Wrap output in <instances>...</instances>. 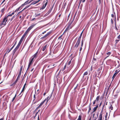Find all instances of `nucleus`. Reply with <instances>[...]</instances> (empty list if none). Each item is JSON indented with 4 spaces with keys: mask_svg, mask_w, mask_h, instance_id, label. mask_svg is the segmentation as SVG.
<instances>
[{
    "mask_svg": "<svg viewBox=\"0 0 120 120\" xmlns=\"http://www.w3.org/2000/svg\"><path fill=\"white\" fill-rule=\"evenodd\" d=\"M8 20V19L7 17H4L2 20L0 21V26H4L6 24V22Z\"/></svg>",
    "mask_w": 120,
    "mask_h": 120,
    "instance_id": "1",
    "label": "nucleus"
},
{
    "mask_svg": "<svg viewBox=\"0 0 120 120\" xmlns=\"http://www.w3.org/2000/svg\"><path fill=\"white\" fill-rule=\"evenodd\" d=\"M80 42V41L77 40L75 46L73 48L71 47V49H76L78 47Z\"/></svg>",
    "mask_w": 120,
    "mask_h": 120,
    "instance_id": "2",
    "label": "nucleus"
},
{
    "mask_svg": "<svg viewBox=\"0 0 120 120\" xmlns=\"http://www.w3.org/2000/svg\"><path fill=\"white\" fill-rule=\"evenodd\" d=\"M73 66H72L71 65L69 66H68V64L67 63V72H68L71 70L73 67Z\"/></svg>",
    "mask_w": 120,
    "mask_h": 120,
    "instance_id": "3",
    "label": "nucleus"
},
{
    "mask_svg": "<svg viewBox=\"0 0 120 120\" xmlns=\"http://www.w3.org/2000/svg\"><path fill=\"white\" fill-rule=\"evenodd\" d=\"M34 59H33L31 58L30 59L29 61V64L28 66V68L27 69L26 71H27L29 69V68L30 66L31 65V64L32 63H33V60Z\"/></svg>",
    "mask_w": 120,
    "mask_h": 120,
    "instance_id": "4",
    "label": "nucleus"
},
{
    "mask_svg": "<svg viewBox=\"0 0 120 120\" xmlns=\"http://www.w3.org/2000/svg\"><path fill=\"white\" fill-rule=\"evenodd\" d=\"M106 63L108 65H111L113 63V61L111 59H109L106 61Z\"/></svg>",
    "mask_w": 120,
    "mask_h": 120,
    "instance_id": "5",
    "label": "nucleus"
},
{
    "mask_svg": "<svg viewBox=\"0 0 120 120\" xmlns=\"http://www.w3.org/2000/svg\"><path fill=\"white\" fill-rule=\"evenodd\" d=\"M6 9L7 7H4V8L1 9V17L4 14V11Z\"/></svg>",
    "mask_w": 120,
    "mask_h": 120,
    "instance_id": "6",
    "label": "nucleus"
},
{
    "mask_svg": "<svg viewBox=\"0 0 120 120\" xmlns=\"http://www.w3.org/2000/svg\"><path fill=\"white\" fill-rule=\"evenodd\" d=\"M38 53V51H37L34 55L32 56L31 58L34 60V59L36 58L37 57Z\"/></svg>",
    "mask_w": 120,
    "mask_h": 120,
    "instance_id": "7",
    "label": "nucleus"
},
{
    "mask_svg": "<svg viewBox=\"0 0 120 120\" xmlns=\"http://www.w3.org/2000/svg\"><path fill=\"white\" fill-rule=\"evenodd\" d=\"M51 31L49 32L47 34L45 35V36L43 37H41V39H43L44 38H45L51 34Z\"/></svg>",
    "mask_w": 120,
    "mask_h": 120,
    "instance_id": "8",
    "label": "nucleus"
},
{
    "mask_svg": "<svg viewBox=\"0 0 120 120\" xmlns=\"http://www.w3.org/2000/svg\"><path fill=\"white\" fill-rule=\"evenodd\" d=\"M88 73L87 71L85 72L83 74V75L82 78V79L84 81L85 80V79H84V76L85 75H87L88 74Z\"/></svg>",
    "mask_w": 120,
    "mask_h": 120,
    "instance_id": "9",
    "label": "nucleus"
},
{
    "mask_svg": "<svg viewBox=\"0 0 120 120\" xmlns=\"http://www.w3.org/2000/svg\"><path fill=\"white\" fill-rule=\"evenodd\" d=\"M41 0H38V1H35L33 2L30 4V5H34L38 2Z\"/></svg>",
    "mask_w": 120,
    "mask_h": 120,
    "instance_id": "10",
    "label": "nucleus"
},
{
    "mask_svg": "<svg viewBox=\"0 0 120 120\" xmlns=\"http://www.w3.org/2000/svg\"><path fill=\"white\" fill-rule=\"evenodd\" d=\"M35 24H34L30 26L27 30L29 32L33 27L35 25Z\"/></svg>",
    "mask_w": 120,
    "mask_h": 120,
    "instance_id": "11",
    "label": "nucleus"
},
{
    "mask_svg": "<svg viewBox=\"0 0 120 120\" xmlns=\"http://www.w3.org/2000/svg\"><path fill=\"white\" fill-rule=\"evenodd\" d=\"M29 0H28L26 1L24 3L22 4V5L24 7L25 5L28 4H29Z\"/></svg>",
    "mask_w": 120,
    "mask_h": 120,
    "instance_id": "12",
    "label": "nucleus"
},
{
    "mask_svg": "<svg viewBox=\"0 0 120 120\" xmlns=\"http://www.w3.org/2000/svg\"><path fill=\"white\" fill-rule=\"evenodd\" d=\"M83 41L82 40V41H81V47L80 48V49H79V53H80L81 52V51L82 50V47L83 45Z\"/></svg>",
    "mask_w": 120,
    "mask_h": 120,
    "instance_id": "13",
    "label": "nucleus"
},
{
    "mask_svg": "<svg viewBox=\"0 0 120 120\" xmlns=\"http://www.w3.org/2000/svg\"><path fill=\"white\" fill-rule=\"evenodd\" d=\"M102 112H101L99 115L98 120H102Z\"/></svg>",
    "mask_w": 120,
    "mask_h": 120,
    "instance_id": "14",
    "label": "nucleus"
},
{
    "mask_svg": "<svg viewBox=\"0 0 120 120\" xmlns=\"http://www.w3.org/2000/svg\"><path fill=\"white\" fill-rule=\"evenodd\" d=\"M98 105H97L96 106L94 107L93 109V111L92 112V113H93L94 112L97 110L98 108Z\"/></svg>",
    "mask_w": 120,
    "mask_h": 120,
    "instance_id": "15",
    "label": "nucleus"
},
{
    "mask_svg": "<svg viewBox=\"0 0 120 120\" xmlns=\"http://www.w3.org/2000/svg\"><path fill=\"white\" fill-rule=\"evenodd\" d=\"M119 72V71H118L117 70H116L115 71V73L113 75V76L115 77Z\"/></svg>",
    "mask_w": 120,
    "mask_h": 120,
    "instance_id": "16",
    "label": "nucleus"
},
{
    "mask_svg": "<svg viewBox=\"0 0 120 120\" xmlns=\"http://www.w3.org/2000/svg\"><path fill=\"white\" fill-rule=\"evenodd\" d=\"M50 98L49 97V96H48L47 97V98H45L44 101H46V103L48 102V101L50 99Z\"/></svg>",
    "mask_w": 120,
    "mask_h": 120,
    "instance_id": "17",
    "label": "nucleus"
},
{
    "mask_svg": "<svg viewBox=\"0 0 120 120\" xmlns=\"http://www.w3.org/2000/svg\"><path fill=\"white\" fill-rule=\"evenodd\" d=\"M47 2H46L45 4L43 5L41 9H44L46 7L47 5Z\"/></svg>",
    "mask_w": 120,
    "mask_h": 120,
    "instance_id": "18",
    "label": "nucleus"
},
{
    "mask_svg": "<svg viewBox=\"0 0 120 120\" xmlns=\"http://www.w3.org/2000/svg\"><path fill=\"white\" fill-rule=\"evenodd\" d=\"M111 53L110 52H107L106 53V54L107 55H108V56H107L106 57H105V59H106L107 57H109V55L111 54Z\"/></svg>",
    "mask_w": 120,
    "mask_h": 120,
    "instance_id": "19",
    "label": "nucleus"
},
{
    "mask_svg": "<svg viewBox=\"0 0 120 120\" xmlns=\"http://www.w3.org/2000/svg\"><path fill=\"white\" fill-rule=\"evenodd\" d=\"M21 44L19 43L18 45L15 49L16 50H17L19 49Z\"/></svg>",
    "mask_w": 120,
    "mask_h": 120,
    "instance_id": "20",
    "label": "nucleus"
},
{
    "mask_svg": "<svg viewBox=\"0 0 120 120\" xmlns=\"http://www.w3.org/2000/svg\"><path fill=\"white\" fill-rule=\"evenodd\" d=\"M16 43V42L15 43V44L13 45V46L11 48V49L8 51H7V52H8V53H9L10 51L11 50L13 49L14 47V46L15 45Z\"/></svg>",
    "mask_w": 120,
    "mask_h": 120,
    "instance_id": "21",
    "label": "nucleus"
},
{
    "mask_svg": "<svg viewBox=\"0 0 120 120\" xmlns=\"http://www.w3.org/2000/svg\"><path fill=\"white\" fill-rule=\"evenodd\" d=\"M67 63H66L65 64V65H64L63 68L62 69V71L64 70L67 68Z\"/></svg>",
    "mask_w": 120,
    "mask_h": 120,
    "instance_id": "22",
    "label": "nucleus"
},
{
    "mask_svg": "<svg viewBox=\"0 0 120 120\" xmlns=\"http://www.w3.org/2000/svg\"><path fill=\"white\" fill-rule=\"evenodd\" d=\"M22 68H23V66H21V67L20 68V71H19V75H20V74H21V73L22 71Z\"/></svg>",
    "mask_w": 120,
    "mask_h": 120,
    "instance_id": "23",
    "label": "nucleus"
},
{
    "mask_svg": "<svg viewBox=\"0 0 120 120\" xmlns=\"http://www.w3.org/2000/svg\"><path fill=\"white\" fill-rule=\"evenodd\" d=\"M36 98L35 95L34 94V98H33V103L34 104H35L36 102L37 101H36L35 102H34V101L35 100Z\"/></svg>",
    "mask_w": 120,
    "mask_h": 120,
    "instance_id": "24",
    "label": "nucleus"
},
{
    "mask_svg": "<svg viewBox=\"0 0 120 120\" xmlns=\"http://www.w3.org/2000/svg\"><path fill=\"white\" fill-rule=\"evenodd\" d=\"M24 38L22 37L19 43L21 44Z\"/></svg>",
    "mask_w": 120,
    "mask_h": 120,
    "instance_id": "25",
    "label": "nucleus"
},
{
    "mask_svg": "<svg viewBox=\"0 0 120 120\" xmlns=\"http://www.w3.org/2000/svg\"><path fill=\"white\" fill-rule=\"evenodd\" d=\"M47 46V45H45L43 47L42 49V50L43 51H44L46 49Z\"/></svg>",
    "mask_w": 120,
    "mask_h": 120,
    "instance_id": "26",
    "label": "nucleus"
},
{
    "mask_svg": "<svg viewBox=\"0 0 120 120\" xmlns=\"http://www.w3.org/2000/svg\"><path fill=\"white\" fill-rule=\"evenodd\" d=\"M105 102H106V101H105V102L104 105H103V106L102 107V109L101 111V112H102H102H103V109H104V106L105 105Z\"/></svg>",
    "mask_w": 120,
    "mask_h": 120,
    "instance_id": "27",
    "label": "nucleus"
},
{
    "mask_svg": "<svg viewBox=\"0 0 120 120\" xmlns=\"http://www.w3.org/2000/svg\"><path fill=\"white\" fill-rule=\"evenodd\" d=\"M100 97V96L99 95L97 97L96 100V101L97 102L99 100Z\"/></svg>",
    "mask_w": 120,
    "mask_h": 120,
    "instance_id": "28",
    "label": "nucleus"
},
{
    "mask_svg": "<svg viewBox=\"0 0 120 120\" xmlns=\"http://www.w3.org/2000/svg\"><path fill=\"white\" fill-rule=\"evenodd\" d=\"M45 101L44 100L39 105V106H40L41 107V106L45 102Z\"/></svg>",
    "mask_w": 120,
    "mask_h": 120,
    "instance_id": "29",
    "label": "nucleus"
},
{
    "mask_svg": "<svg viewBox=\"0 0 120 120\" xmlns=\"http://www.w3.org/2000/svg\"><path fill=\"white\" fill-rule=\"evenodd\" d=\"M77 120H82V116L80 115L79 116Z\"/></svg>",
    "mask_w": 120,
    "mask_h": 120,
    "instance_id": "30",
    "label": "nucleus"
},
{
    "mask_svg": "<svg viewBox=\"0 0 120 120\" xmlns=\"http://www.w3.org/2000/svg\"><path fill=\"white\" fill-rule=\"evenodd\" d=\"M23 7V6L22 5V4L21 5V6H20L18 8V9H19V10H20Z\"/></svg>",
    "mask_w": 120,
    "mask_h": 120,
    "instance_id": "31",
    "label": "nucleus"
},
{
    "mask_svg": "<svg viewBox=\"0 0 120 120\" xmlns=\"http://www.w3.org/2000/svg\"><path fill=\"white\" fill-rule=\"evenodd\" d=\"M82 36V35L81 34H80V36L79 37V38L78 39V40L80 41V40H81V39Z\"/></svg>",
    "mask_w": 120,
    "mask_h": 120,
    "instance_id": "32",
    "label": "nucleus"
},
{
    "mask_svg": "<svg viewBox=\"0 0 120 120\" xmlns=\"http://www.w3.org/2000/svg\"><path fill=\"white\" fill-rule=\"evenodd\" d=\"M90 105L89 106V109L88 111V113H89V112H90V111L91 110V107L90 106Z\"/></svg>",
    "mask_w": 120,
    "mask_h": 120,
    "instance_id": "33",
    "label": "nucleus"
},
{
    "mask_svg": "<svg viewBox=\"0 0 120 120\" xmlns=\"http://www.w3.org/2000/svg\"><path fill=\"white\" fill-rule=\"evenodd\" d=\"M17 50L15 49L13 50L12 52V53L13 54V55L15 54Z\"/></svg>",
    "mask_w": 120,
    "mask_h": 120,
    "instance_id": "34",
    "label": "nucleus"
},
{
    "mask_svg": "<svg viewBox=\"0 0 120 120\" xmlns=\"http://www.w3.org/2000/svg\"><path fill=\"white\" fill-rule=\"evenodd\" d=\"M120 40L119 39H116L115 41L116 42L115 44H117L119 41H120Z\"/></svg>",
    "mask_w": 120,
    "mask_h": 120,
    "instance_id": "35",
    "label": "nucleus"
},
{
    "mask_svg": "<svg viewBox=\"0 0 120 120\" xmlns=\"http://www.w3.org/2000/svg\"><path fill=\"white\" fill-rule=\"evenodd\" d=\"M72 60V59H71V60L68 63V66H69L70 65V64H71V60Z\"/></svg>",
    "mask_w": 120,
    "mask_h": 120,
    "instance_id": "36",
    "label": "nucleus"
},
{
    "mask_svg": "<svg viewBox=\"0 0 120 120\" xmlns=\"http://www.w3.org/2000/svg\"><path fill=\"white\" fill-rule=\"evenodd\" d=\"M109 109H110L111 110H112L113 109V107L112 106V105H110L109 107Z\"/></svg>",
    "mask_w": 120,
    "mask_h": 120,
    "instance_id": "37",
    "label": "nucleus"
},
{
    "mask_svg": "<svg viewBox=\"0 0 120 120\" xmlns=\"http://www.w3.org/2000/svg\"><path fill=\"white\" fill-rule=\"evenodd\" d=\"M28 32H29L27 30H26V32L24 33V34L26 36V35L27 34V33Z\"/></svg>",
    "mask_w": 120,
    "mask_h": 120,
    "instance_id": "38",
    "label": "nucleus"
},
{
    "mask_svg": "<svg viewBox=\"0 0 120 120\" xmlns=\"http://www.w3.org/2000/svg\"><path fill=\"white\" fill-rule=\"evenodd\" d=\"M15 15H14L13 16V17L11 19H10V21H12V20L14 19V18H15Z\"/></svg>",
    "mask_w": 120,
    "mask_h": 120,
    "instance_id": "39",
    "label": "nucleus"
},
{
    "mask_svg": "<svg viewBox=\"0 0 120 120\" xmlns=\"http://www.w3.org/2000/svg\"><path fill=\"white\" fill-rule=\"evenodd\" d=\"M16 82L15 81L11 85V86H12L13 85H15V84L16 83Z\"/></svg>",
    "mask_w": 120,
    "mask_h": 120,
    "instance_id": "40",
    "label": "nucleus"
},
{
    "mask_svg": "<svg viewBox=\"0 0 120 120\" xmlns=\"http://www.w3.org/2000/svg\"><path fill=\"white\" fill-rule=\"evenodd\" d=\"M16 94H15V95L14 97L13 98L12 100V101H13L15 99L16 96Z\"/></svg>",
    "mask_w": 120,
    "mask_h": 120,
    "instance_id": "41",
    "label": "nucleus"
},
{
    "mask_svg": "<svg viewBox=\"0 0 120 120\" xmlns=\"http://www.w3.org/2000/svg\"><path fill=\"white\" fill-rule=\"evenodd\" d=\"M12 15L11 14H9V15H8L7 16H5V17H7V18H8V16H11Z\"/></svg>",
    "mask_w": 120,
    "mask_h": 120,
    "instance_id": "42",
    "label": "nucleus"
},
{
    "mask_svg": "<svg viewBox=\"0 0 120 120\" xmlns=\"http://www.w3.org/2000/svg\"><path fill=\"white\" fill-rule=\"evenodd\" d=\"M51 9H49V11H48V14H49V13H50L51 12Z\"/></svg>",
    "mask_w": 120,
    "mask_h": 120,
    "instance_id": "43",
    "label": "nucleus"
},
{
    "mask_svg": "<svg viewBox=\"0 0 120 120\" xmlns=\"http://www.w3.org/2000/svg\"><path fill=\"white\" fill-rule=\"evenodd\" d=\"M108 115H106L105 116V120H107V117Z\"/></svg>",
    "mask_w": 120,
    "mask_h": 120,
    "instance_id": "44",
    "label": "nucleus"
},
{
    "mask_svg": "<svg viewBox=\"0 0 120 120\" xmlns=\"http://www.w3.org/2000/svg\"><path fill=\"white\" fill-rule=\"evenodd\" d=\"M26 83L23 86V87L22 89H25V86H26Z\"/></svg>",
    "mask_w": 120,
    "mask_h": 120,
    "instance_id": "45",
    "label": "nucleus"
},
{
    "mask_svg": "<svg viewBox=\"0 0 120 120\" xmlns=\"http://www.w3.org/2000/svg\"><path fill=\"white\" fill-rule=\"evenodd\" d=\"M30 6V5H27L25 7V8H26H26L29 7Z\"/></svg>",
    "mask_w": 120,
    "mask_h": 120,
    "instance_id": "46",
    "label": "nucleus"
},
{
    "mask_svg": "<svg viewBox=\"0 0 120 120\" xmlns=\"http://www.w3.org/2000/svg\"><path fill=\"white\" fill-rule=\"evenodd\" d=\"M63 35V34L61 35H60L59 38H58V39H61V37H62Z\"/></svg>",
    "mask_w": 120,
    "mask_h": 120,
    "instance_id": "47",
    "label": "nucleus"
},
{
    "mask_svg": "<svg viewBox=\"0 0 120 120\" xmlns=\"http://www.w3.org/2000/svg\"><path fill=\"white\" fill-rule=\"evenodd\" d=\"M40 111V110H39L38 112H36L35 114V117L38 114V112H39Z\"/></svg>",
    "mask_w": 120,
    "mask_h": 120,
    "instance_id": "48",
    "label": "nucleus"
},
{
    "mask_svg": "<svg viewBox=\"0 0 120 120\" xmlns=\"http://www.w3.org/2000/svg\"><path fill=\"white\" fill-rule=\"evenodd\" d=\"M117 38L119 39L120 40V34L117 37Z\"/></svg>",
    "mask_w": 120,
    "mask_h": 120,
    "instance_id": "49",
    "label": "nucleus"
},
{
    "mask_svg": "<svg viewBox=\"0 0 120 120\" xmlns=\"http://www.w3.org/2000/svg\"><path fill=\"white\" fill-rule=\"evenodd\" d=\"M111 21L112 24L113 23V21L112 19H111Z\"/></svg>",
    "mask_w": 120,
    "mask_h": 120,
    "instance_id": "50",
    "label": "nucleus"
},
{
    "mask_svg": "<svg viewBox=\"0 0 120 120\" xmlns=\"http://www.w3.org/2000/svg\"><path fill=\"white\" fill-rule=\"evenodd\" d=\"M69 27V26H68L67 27H66V30H68Z\"/></svg>",
    "mask_w": 120,
    "mask_h": 120,
    "instance_id": "51",
    "label": "nucleus"
},
{
    "mask_svg": "<svg viewBox=\"0 0 120 120\" xmlns=\"http://www.w3.org/2000/svg\"><path fill=\"white\" fill-rule=\"evenodd\" d=\"M24 90V89H22V90L21 93L19 94V95H20L21 94Z\"/></svg>",
    "mask_w": 120,
    "mask_h": 120,
    "instance_id": "52",
    "label": "nucleus"
},
{
    "mask_svg": "<svg viewBox=\"0 0 120 120\" xmlns=\"http://www.w3.org/2000/svg\"><path fill=\"white\" fill-rule=\"evenodd\" d=\"M53 93V92H52V93H51V94L50 95V97H50V98H51V97L52 96Z\"/></svg>",
    "mask_w": 120,
    "mask_h": 120,
    "instance_id": "53",
    "label": "nucleus"
},
{
    "mask_svg": "<svg viewBox=\"0 0 120 120\" xmlns=\"http://www.w3.org/2000/svg\"><path fill=\"white\" fill-rule=\"evenodd\" d=\"M96 100H95L93 102V105H94L95 104Z\"/></svg>",
    "mask_w": 120,
    "mask_h": 120,
    "instance_id": "54",
    "label": "nucleus"
},
{
    "mask_svg": "<svg viewBox=\"0 0 120 120\" xmlns=\"http://www.w3.org/2000/svg\"><path fill=\"white\" fill-rule=\"evenodd\" d=\"M6 0H4L1 3V5Z\"/></svg>",
    "mask_w": 120,
    "mask_h": 120,
    "instance_id": "55",
    "label": "nucleus"
},
{
    "mask_svg": "<svg viewBox=\"0 0 120 120\" xmlns=\"http://www.w3.org/2000/svg\"><path fill=\"white\" fill-rule=\"evenodd\" d=\"M19 11V9H18V8H17V9H16V10H15V12H16V11Z\"/></svg>",
    "mask_w": 120,
    "mask_h": 120,
    "instance_id": "56",
    "label": "nucleus"
},
{
    "mask_svg": "<svg viewBox=\"0 0 120 120\" xmlns=\"http://www.w3.org/2000/svg\"><path fill=\"white\" fill-rule=\"evenodd\" d=\"M111 16L112 17H114V15L113 14H112Z\"/></svg>",
    "mask_w": 120,
    "mask_h": 120,
    "instance_id": "57",
    "label": "nucleus"
},
{
    "mask_svg": "<svg viewBox=\"0 0 120 120\" xmlns=\"http://www.w3.org/2000/svg\"><path fill=\"white\" fill-rule=\"evenodd\" d=\"M78 84L76 86V87L74 89L75 90L76 89V88H77V86H78Z\"/></svg>",
    "mask_w": 120,
    "mask_h": 120,
    "instance_id": "58",
    "label": "nucleus"
},
{
    "mask_svg": "<svg viewBox=\"0 0 120 120\" xmlns=\"http://www.w3.org/2000/svg\"><path fill=\"white\" fill-rule=\"evenodd\" d=\"M114 96L115 98H116L117 97V95H114Z\"/></svg>",
    "mask_w": 120,
    "mask_h": 120,
    "instance_id": "59",
    "label": "nucleus"
},
{
    "mask_svg": "<svg viewBox=\"0 0 120 120\" xmlns=\"http://www.w3.org/2000/svg\"><path fill=\"white\" fill-rule=\"evenodd\" d=\"M41 107L40 106H39V105L37 107L36 109V110H37L39 108Z\"/></svg>",
    "mask_w": 120,
    "mask_h": 120,
    "instance_id": "60",
    "label": "nucleus"
},
{
    "mask_svg": "<svg viewBox=\"0 0 120 120\" xmlns=\"http://www.w3.org/2000/svg\"><path fill=\"white\" fill-rule=\"evenodd\" d=\"M41 107L40 106H39V105L37 107L36 109V110H37L39 108Z\"/></svg>",
    "mask_w": 120,
    "mask_h": 120,
    "instance_id": "61",
    "label": "nucleus"
},
{
    "mask_svg": "<svg viewBox=\"0 0 120 120\" xmlns=\"http://www.w3.org/2000/svg\"><path fill=\"white\" fill-rule=\"evenodd\" d=\"M25 36H26V35H24V34H23V35L22 36V37H23L24 38Z\"/></svg>",
    "mask_w": 120,
    "mask_h": 120,
    "instance_id": "62",
    "label": "nucleus"
},
{
    "mask_svg": "<svg viewBox=\"0 0 120 120\" xmlns=\"http://www.w3.org/2000/svg\"><path fill=\"white\" fill-rule=\"evenodd\" d=\"M40 15V14H38L37 15H36V16H39Z\"/></svg>",
    "mask_w": 120,
    "mask_h": 120,
    "instance_id": "63",
    "label": "nucleus"
},
{
    "mask_svg": "<svg viewBox=\"0 0 120 120\" xmlns=\"http://www.w3.org/2000/svg\"><path fill=\"white\" fill-rule=\"evenodd\" d=\"M4 118H2L0 119V120H4Z\"/></svg>",
    "mask_w": 120,
    "mask_h": 120,
    "instance_id": "64",
    "label": "nucleus"
}]
</instances>
